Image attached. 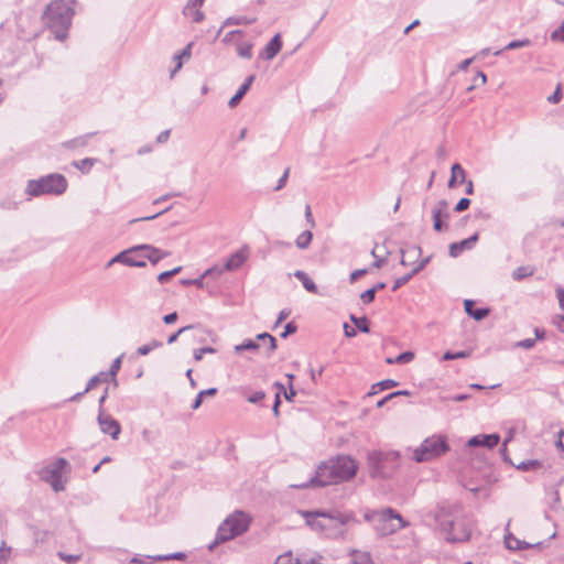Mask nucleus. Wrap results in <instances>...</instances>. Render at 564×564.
I'll list each match as a JSON object with an SVG mask.
<instances>
[{"label":"nucleus","instance_id":"nucleus-27","mask_svg":"<svg viewBox=\"0 0 564 564\" xmlns=\"http://www.w3.org/2000/svg\"><path fill=\"white\" fill-rule=\"evenodd\" d=\"M313 239V234L310 230H304L302 234L297 236L295 239V245L299 249H307Z\"/></svg>","mask_w":564,"mask_h":564},{"label":"nucleus","instance_id":"nucleus-28","mask_svg":"<svg viewBox=\"0 0 564 564\" xmlns=\"http://www.w3.org/2000/svg\"><path fill=\"white\" fill-rule=\"evenodd\" d=\"M259 344L253 339H246L243 343L236 345L234 347L236 354H241L242 351H257L259 349Z\"/></svg>","mask_w":564,"mask_h":564},{"label":"nucleus","instance_id":"nucleus-32","mask_svg":"<svg viewBox=\"0 0 564 564\" xmlns=\"http://www.w3.org/2000/svg\"><path fill=\"white\" fill-rule=\"evenodd\" d=\"M162 346V343L161 341H158L155 339L151 340L150 343L145 344V345H142L140 346L138 349H137V354L140 355V356H147L148 354H150L153 349H156L159 347Z\"/></svg>","mask_w":564,"mask_h":564},{"label":"nucleus","instance_id":"nucleus-30","mask_svg":"<svg viewBox=\"0 0 564 564\" xmlns=\"http://www.w3.org/2000/svg\"><path fill=\"white\" fill-rule=\"evenodd\" d=\"M252 47L251 43H238L236 51L241 58L250 59L252 57Z\"/></svg>","mask_w":564,"mask_h":564},{"label":"nucleus","instance_id":"nucleus-50","mask_svg":"<svg viewBox=\"0 0 564 564\" xmlns=\"http://www.w3.org/2000/svg\"><path fill=\"white\" fill-rule=\"evenodd\" d=\"M375 296H376L375 290L373 289H368V290H366L365 292H362L360 294V300L365 304H369V303H371L375 300Z\"/></svg>","mask_w":564,"mask_h":564},{"label":"nucleus","instance_id":"nucleus-25","mask_svg":"<svg viewBox=\"0 0 564 564\" xmlns=\"http://www.w3.org/2000/svg\"><path fill=\"white\" fill-rule=\"evenodd\" d=\"M257 21L256 17H229L224 21V26L227 25H249Z\"/></svg>","mask_w":564,"mask_h":564},{"label":"nucleus","instance_id":"nucleus-57","mask_svg":"<svg viewBox=\"0 0 564 564\" xmlns=\"http://www.w3.org/2000/svg\"><path fill=\"white\" fill-rule=\"evenodd\" d=\"M265 397L264 392L263 391H257L254 393H252L249 398H248V401L250 403H258L259 401H261L263 398Z\"/></svg>","mask_w":564,"mask_h":564},{"label":"nucleus","instance_id":"nucleus-46","mask_svg":"<svg viewBox=\"0 0 564 564\" xmlns=\"http://www.w3.org/2000/svg\"><path fill=\"white\" fill-rule=\"evenodd\" d=\"M11 553V547L6 545V542H2L0 545V564H6Z\"/></svg>","mask_w":564,"mask_h":564},{"label":"nucleus","instance_id":"nucleus-49","mask_svg":"<svg viewBox=\"0 0 564 564\" xmlns=\"http://www.w3.org/2000/svg\"><path fill=\"white\" fill-rule=\"evenodd\" d=\"M467 356H468V354L466 351H457V352L446 351L443 355V360H454V359H459V358H466Z\"/></svg>","mask_w":564,"mask_h":564},{"label":"nucleus","instance_id":"nucleus-26","mask_svg":"<svg viewBox=\"0 0 564 564\" xmlns=\"http://www.w3.org/2000/svg\"><path fill=\"white\" fill-rule=\"evenodd\" d=\"M109 380V375L106 373V372H99L98 375L91 377L88 382H87V386L85 388V390L83 391V393H87L89 392L90 390H93L97 384L101 383V382H107Z\"/></svg>","mask_w":564,"mask_h":564},{"label":"nucleus","instance_id":"nucleus-14","mask_svg":"<svg viewBox=\"0 0 564 564\" xmlns=\"http://www.w3.org/2000/svg\"><path fill=\"white\" fill-rule=\"evenodd\" d=\"M205 0H188L183 8V15L192 19L195 23H200L205 19V14L202 11V7Z\"/></svg>","mask_w":564,"mask_h":564},{"label":"nucleus","instance_id":"nucleus-58","mask_svg":"<svg viewBox=\"0 0 564 564\" xmlns=\"http://www.w3.org/2000/svg\"><path fill=\"white\" fill-rule=\"evenodd\" d=\"M556 297L558 300L560 308L564 312V289L562 286L556 289Z\"/></svg>","mask_w":564,"mask_h":564},{"label":"nucleus","instance_id":"nucleus-64","mask_svg":"<svg viewBox=\"0 0 564 564\" xmlns=\"http://www.w3.org/2000/svg\"><path fill=\"white\" fill-rule=\"evenodd\" d=\"M296 564H322L316 558H308V560H300L296 558Z\"/></svg>","mask_w":564,"mask_h":564},{"label":"nucleus","instance_id":"nucleus-54","mask_svg":"<svg viewBox=\"0 0 564 564\" xmlns=\"http://www.w3.org/2000/svg\"><path fill=\"white\" fill-rule=\"evenodd\" d=\"M297 327L293 322H290L285 325L284 332L281 334L282 338H286L289 335L294 334Z\"/></svg>","mask_w":564,"mask_h":564},{"label":"nucleus","instance_id":"nucleus-63","mask_svg":"<svg viewBox=\"0 0 564 564\" xmlns=\"http://www.w3.org/2000/svg\"><path fill=\"white\" fill-rule=\"evenodd\" d=\"M169 138H170V130H164V131H162V132L158 135L156 141H158L159 143H164V142H166V141L169 140Z\"/></svg>","mask_w":564,"mask_h":564},{"label":"nucleus","instance_id":"nucleus-23","mask_svg":"<svg viewBox=\"0 0 564 564\" xmlns=\"http://www.w3.org/2000/svg\"><path fill=\"white\" fill-rule=\"evenodd\" d=\"M349 555L351 556L350 564H373L372 558L368 552L351 550Z\"/></svg>","mask_w":564,"mask_h":564},{"label":"nucleus","instance_id":"nucleus-47","mask_svg":"<svg viewBox=\"0 0 564 564\" xmlns=\"http://www.w3.org/2000/svg\"><path fill=\"white\" fill-rule=\"evenodd\" d=\"M193 328H194L193 325H187V326H184V327L180 328L176 333H174L171 336H169L167 344L171 345V344L175 343L181 334H183V333H185L187 330H191Z\"/></svg>","mask_w":564,"mask_h":564},{"label":"nucleus","instance_id":"nucleus-29","mask_svg":"<svg viewBox=\"0 0 564 564\" xmlns=\"http://www.w3.org/2000/svg\"><path fill=\"white\" fill-rule=\"evenodd\" d=\"M533 274V269L529 265L518 267L512 271V279L516 281H521L524 278L531 276Z\"/></svg>","mask_w":564,"mask_h":564},{"label":"nucleus","instance_id":"nucleus-11","mask_svg":"<svg viewBox=\"0 0 564 564\" xmlns=\"http://www.w3.org/2000/svg\"><path fill=\"white\" fill-rule=\"evenodd\" d=\"M249 258V249L247 246L242 247L235 253H232L229 259L226 261L225 265L223 268L214 267L210 269H207L205 271V275H212L217 274L220 275L225 271H236L238 270Z\"/></svg>","mask_w":564,"mask_h":564},{"label":"nucleus","instance_id":"nucleus-55","mask_svg":"<svg viewBox=\"0 0 564 564\" xmlns=\"http://www.w3.org/2000/svg\"><path fill=\"white\" fill-rule=\"evenodd\" d=\"M289 173H290V169H286L284 171L283 175L279 178L278 184L275 186V191H280L281 188H283L285 186V183L289 177Z\"/></svg>","mask_w":564,"mask_h":564},{"label":"nucleus","instance_id":"nucleus-38","mask_svg":"<svg viewBox=\"0 0 564 564\" xmlns=\"http://www.w3.org/2000/svg\"><path fill=\"white\" fill-rule=\"evenodd\" d=\"M541 466V463L536 459H530L525 462H521L517 468L523 471L536 469Z\"/></svg>","mask_w":564,"mask_h":564},{"label":"nucleus","instance_id":"nucleus-42","mask_svg":"<svg viewBox=\"0 0 564 564\" xmlns=\"http://www.w3.org/2000/svg\"><path fill=\"white\" fill-rule=\"evenodd\" d=\"M551 40L555 42H564V20L557 29L551 33Z\"/></svg>","mask_w":564,"mask_h":564},{"label":"nucleus","instance_id":"nucleus-22","mask_svg":"<svg viewBox=\"0 0 564 564\" xmlns=\"http://www.w3.org/2000/svg\"><path fill=\"white\" fill-rule=\"evenodd\" d=\"M294 276L300 280L304 286V289L311 293H317V286L315 282L302 270H296L294 272Z\"/></svg>","mask_w":564,"mask_h":564},{"label":"nucleus","instance_id":"nucleus-43","mask_svg":"<svg viewBox=\"0 0 564 564\" xmlns=\"http://www.w3.org/2000/svg\"><path fill=\"white\" fill-rule=\"evenodd\" d=\"M530 44H531V42L528 39H525V40H514V41H511L509 44H507L505 50H516V48L529 46Z\"/></svg>","mask_w":564,"mask_h":564},{"label":"nucleus","instance_id":"nucleus-10","mask_svg":"<svg viewBox=\"0 0 564 564\" xmlns=\"http://www.w3.org/2000/svg\"><path fill=\"white\" fill-rule=\"evenodd\" d=\"M398 452L373 451L368 454V465L372 477H388L397 467Z\"/></svg>","mask_w":564,"mask_h":564},{"label":"nucleus","instance_id":"nucleus-4","mask_svg":"<svg viewBox=\"0 0 564 564\" xmlns=\"http://www.w3.org/2000/svg\"><path fill=\"white\" fill-rule=\"evenodd\" d=\"M435 521L448 542H465L470 538L473 521L465 516H452L449 508L440 507Z\"/></svg>","mask_w":564,"mask_h":564},{"label":"nucleus","instance_id":"nucleus-16","mask_svg":"<svg viewBox=\"0 0 564 564\" xmlns=\"http://www.w3.org/2000/svg\"><path fill=\"white\" fill-rule=\"evenodd\" d=\"M500 442V436L496 433L494 434H478L470 437L467 442L469 447L484 446L488 449H492Z\"/></svg>","mask_w":564,"mask_h":564},{"label":"nucleus","instance_id":"nucleus-39","mask_svg":"<svg viewBox=\"0 0 564 564\" xmlns=\"http://www.w3.org/2000/svg\"><path fill=\"white\" fill-rule=\"evenodd\" d=\"M215 352H216L215 348L206 346V347H202L199 349H195L193 351V357H194L195 361H200L203 356H205V354H215Z\"/></svg>","mask_w":564,"mask_h":564},{"label":"nucleus","instance_id":"nucleus-13","mask_svg":"<svg viewBox=\"0 0 564 564\" xmlns=\"http://www.w3.org/2000/svg\"><path fill=\"white\" fill-rule=\"evenodd\" d=\"M97 421L102 433L110 435L112 440H117L119 437L121 426L111 415L100 410Z\"/></svg>","mask_w":564,"mask_h":564},{"label":"nucleus","instance_id":"nucleus-52","mask_svg":"<svg viewBox=\"0 0 564 564\" xmlns=\"http://www.w3.org/2000/svg\"><path fill=\"white\" fill-rule=\"evenodd\" d=\"M469 205H470V199L464 197L458 200V203L456 204L454 209L457 213H462V212L466 210L469 207Z\"/></svg>","mask_w":564,"mask_h":564},{"label":"nucleus","instance_id":"nucleus-9","mask_svg":"<svg viewBox=\"0 0 564 564\" xmlns=\"http://www.w3.org/2000/svg\"><path fill=\"white\" fill-rule=\"evenodd\" d=\"M68 466V462L61 457L56 458L39 469V478L48 484L55 492L65 490V480L63 474Z\"/></svg>","mask_w":564,"mask_h":564},{"label":"nucleus","instance_id":"nucleus-61","mask_svg":"<svg viewBox=\"0 0 564 564\" xmlns=\"http://www.w3.org/2000/svg\"><path fill=\"white\" fill-rule=\"evenodd\" d=\"M430 257L421 260L414 268H413V273L417 274L421 270H423L425 268V265L430 262Z\"/></svg>","mask_w":564,"mask_h":564},{"label":"nucleus","instance_id":"nucleus-48","mask_svg":"<svg viewBox=\"0 0 564 564\" xmlns=\"http://www.w3.org/2000/svg\"><path fill=\"white\" fill-rule=\"evenodd\" d=\"M121 368V357H118L116 358L111 366H110V369H109V372H107L109 375V378H115L118 373V371L120 370Z\"/></svg>","mask_w":564,"mask_h":564},{"label":"nucleus","instance_id":"nucleus-3","mask_svg":"<svg viewBox=\"0 0 564 564\" xmlns=\"http://www.w3.org/2000/svg\"><path fill=\"white\" fill-rule=\"evenodd\" d=\"M75 0H54L47 4L43 14L45 25L54 33L55 39L64 41L74 15Z\"/></svg>","mask_w":564,"mask_h":564},{"label":"nucleus","instance_id":"nucleus-12","mask_svg":"<svg viewBox=\"0 0 564 564\" xmlns=\"http://www.w3.org/2000/svg\"><path fill=\"white\" fill-rule=\"evenodd\" d=\"M141 246L132 247L128 250L119 252L116 257H113L108 263L107 267H111L115 263H121L128 267H145V261L142 258Z\"/></svg>","mask_w":564,"mask_h":564},{"label":"nucleus","instance_id":"nucleus-24","mask_svg":"<svg viewBox=\"0 0 564 564\" xmlns=\"http://www.w3.org/2000/svg\"><path fill=\"white\" fill-rule=\"evenodd\" d=\"M398 386V382L393 379H386L378 383L372 384L371 390L368 392V397L377 394L379 391L391 389Z\"/></svg>","mask_w":564,"mask_h":564},{"label":"nucleus","instance_id":"nucleus-17","mask_svg":"<svg viewBox=\"0 0 564 564\" xmlns=\"http://www.w3.org/2000/svg\"><path fill=\"white\" fill-rule=\"evenodd\" d=\"M282 48L281 35L275 34L260 53V57L267 61L273 59Z\"/></svg>","mask_w":564,"mask_h":564},{"label":"nucleus","instance_id":"nucleus-21","mask_svg":"<svg viewBox=\"0 0 564 564\" xmlns=\"http://www.w3.org/2000/svg\"><path fill=\"white\" fill-rule=\"evenodd\" d=\"M451 178L448 181V187L454 188L458 183L465 182V171L459 163L453 164L451 169Z\"/></svg>","mask_w":564,"mask_h":564},{"label":"nucleus","instance_id":"nucleus-56","mask_svg":"<svg viewBox=\"0 0 564 564\" xmlns=\"http://www.w3.org/2000/svg\"><path fill=\"white\" fill-rule=\"evenodd\" d=\"M192 46L193 43H188L180 53L176 54V57H184L188 59L192 54Z\"/></svg>","mask_w":564,"mask_h":564},{"label":"nucleus","instance_id":"nucleus-5","mask_svg":"<svg viewBox=\"0 0 564 564\" xmlns=\"http://www.w3.org/2000/svg\"><path fill=\"white\" fill-rule=\"evenodd\" d=\"M251 521L252 519L248 513L241 510L234 511L218 527L216 538L209 544L208 550L213 551L218 544L242 535L249 530Z\"/></svg>","mask_w":564,"mask_h":564},{"label":"nucleus","instance_id":"nucleus-20","mask_svg":"<svg viewBox=\"0 0 564 564\" xmlns=\"http://www.w3.org/2000/svg\"><path fill=\"white\" fill-rule=\"evenodd\" d=\"M465 312L475 318L476 321H481L485 317H487L490 313V310L488 307H481V308H474V301L471 300H465L464 302Z\"/></svg>","mask_w":564,"mask_h":564},{"label":"nucleus","instance_id":"nucleus-60","mask_svg":"<svg viewBox=\"0 0 564 564\" xmlns=\"http://www.w3.org/2000/svg\"><path fill=\"white\" fill-rule=\"evenodd\" d=\"M547 100L551 102V104H557L560 100H561V90H560V86L556 88V90L547 97Z\"/></svg>","mask_w":564,"mask_h":564},{"label":"nucleus","instance_id":"nucleus-34","mask_svg":"<svg viewBox=\"0 0 564 564\" xmlns=\"http://www.w3.org/2000/svg\"><path fill=\"white\" fill-rule=\"evenodd\" d=\"M402 253H403V258L401 259V264L408 265V264H410V262L404 258V256L408 254L409 257L416 258V257L421 256L422 250L419 246H412L405 252L402 251Z\"/></svg>","mask_w":564,"mask_h":564},{"label":"nucleus","instance_id":"nucleus-1","mask_svg":"<svg viewBox=\"0 0 564 564\" xmlns=\"http://www.w3.org/2000/svg\"><path fill=\"white\" fill-rule=\"evenodd\" d=\"M357 468L356 462L350 456L340 455L336 458L329 459L328 462L322 463L317 467L315 476L310 479V482L292 485V487H325L332 484L346 481L355 477Z\"/></svg>","mask_w":564,"mask_h":564},{"label":"nucleus","instance_id":"nucleus-31","mask_svg":"<svg viewBox=\"0 0 564 564\" xmlns=\"http://www.w3.org/2000/svg\"><path fill=\"white\" fill-rule=\"evenodd\" d=\"M350 321L356 325V327L362 333H369V321L366 316L356 317L355 315H350Z\"/></svg>","mask_w":564,"mask_h":564},{"label":"nucleus","instance_id":"nucleus-36","mask_svg":"<svg viewBox=\"0 0 564 564\" xmlns=\"http://www.w3.org/2000/svg\"><path fill=\"white\" fill-rule=\"evenodd\" d=\"M246 94H247V87L240 86L239 89L237 90V93L230 98L228 106L230 108H235Z\"/></svg>","mask_w":564,"mask_h":564},{"label":"nucleus","instance_id":"nucleus-18","mask_svg":"<svg viewBox=\"0 0 564 564\" xmlns=\"http://www.w3.org/2000/svg\"><path fill=\"white\" fill-rule=\"evenodd\" d=\"M477 240H478V234H474L473 236H470L467 239H464V240H462L459 242L451 243V246H449V254H451V257L456 258L464 250L471 249L475 246V243L477 242Z\"/></svg>","mask_w":564,"mask_h":564},{"label":"nucleus","instance_id":"nucleus-6","mask_svg":"<svg viewBox=\"0 0 564 564\" xmlns=\"http://www.w3.org/2000/svg\"><path fill=\"white\" fill-rule=\"evenodd\" d=\"M365 519L372 523L373 529L380 536L393 534L409 525V522L392 508L366 513Z\"/></svg>","mask_w":564,"mask_h":564},{"label":"nucleus","instance_id":"nucleus-44","mask_svg":"<svg viewBox=\"0 0 564 564\" xmlns=\"http://www.w3.org/2000/svg\"><path fill=\"white\" fill-rule=\"evenodd\" d=\"M413 358H414V354L412 351H404V352L400 354L399 356H397L393 361H395V364L401 365V364L410 362L411 360H413Z\"/></svg>","mask_w":564,"mask_h":564},{"label":"nucleus","instance_id":"nucleus-62","mask_svg":"<svg viewBox=\"0 0 564 564\" xmlns=\"http://www.w3.org/2000/svg\"><path fill=\"white\" fill-rule=\"evenodd\" d=\"M554 324L557 327L558 330L564 333V315H558L554 319Z\"/></svg>","mask_w":564,"mask_h":564},{"label":"nucleus","instance_id":"nucleus-59","mask_svg":"<svg viewBox=\"0 0 564 564\" xmlns=\"http://www.w3.org/2000/svg\"><path fill=\"white\" fill-rule=\"evenodd\" d=\"M305 219L312 228L315 227V220L313 218L310 205H306L305 207Z\"/></svg>","mask_w":564,"mask_h":564},{"label":"nucleus","instance_id":"nucleus-40","mask_svg":"<svg viewBox=\"0 0 564 564\" xmlns=\"http://www.w3.org/2000/svg\"><path fill=\"white\" fill-rule=\"evenodd\" d=\"M415 275V273H413V270L400 278H398L395 281H394V284L392 286V291H397L399 288H401L402 285L406 284L413 276Z\"/></svg>","mask_w":564,"mask_h":564},{"label":"nucleus","instance_id":"nucleus-41","mask_svg":"<svg viewBox=\"0 0 564 564\" xmlns=\"http://www.w3.org/2000/svg\"><path fill=\"white\" fill-rule=\"evenodd\" d=\"M185 557H186V555L183 552H176V553L166 554V555L153 556V558L158 560V561L184 560Z\"/></svg>","mask_w":564,"mask_h":564},{"label":"nucleus","instance_id":"nucleus-53","mask_svg":"<svg viewBox=\"0 0 564 564\" xmlns=\"http://www.w3.org/2000/svg\"><path fill=\"white\" fill-rule=\"evenodd\" d=\"M534 345H535V339L527 338V339L518 341L516 344V347H520V348H523V349H531V348L534 347Z\"/></svg>","mask_w":564,"mask_h":564},{"label":"nucleus","instance_id":"nucleus-45","mask_svg":"<svg viewBox=\"0 0 564 564\" xmlns=\"http://www.w3.org/2000/svg\"><path fill=\"white\" fill-rule=\"evenodd\" d=\"M275 564H296V560H293L291 552H286L278 556Z\"/></svg>","mask_w":564,"mask_h":564},{"label":"nucleus","instance_id":"nucleus-15","mask_svg":"<svg viewBox=\"0 0 564 564\" xmlns=\"http://www.w3.org/2000/svg\"><path fill=\"white\" fill-rule=\"evenodd\" d=\"M432 216L433 227L436 231H442L444 228H446V225L443 224L442 219H447L449 217L447 200L441 199L440 202H437V204L432 210Z\"/></svg>","mask_w":564,"mask_h":564},{"label":"nucleus","instance_id":"nucleus-37","mask_svg":"<svg viewBox=\"0 0 564 564\" xmlns=\"http://www.w3.org/2000/svg\"><path fill=\"white\" fill-rule=\"evenodd\" d=\"M94 162H95L94 159L87 158V159H83L80 161L74 162V166H76L82 172L87 173L93 167Z\"/></svg>","mask_w":564,"mask_h":564},{"label":"nucleus","instance_id":"nucleus-2","mask_svg":"<svg viewBox=\"0 0 564 564\" xmlns=\"http://www.w3.org/2000/svg\"><path fill=\"white\" fill-rule=\"evenodd\" d=\"M305 523L315 532L329 539H341L346 534L345 527L356 522L352 512L332 511H301Z\"/></svg>","mask_w":564,"mask_h":564},{"label":"nucleus","instance_id":"nucleus-19","mask_svg":"<svg viewBox=\"0 0 564 564\" xmlns=\"http://www.w3.org/2000/svg\"><path fill=\"white\" fill-rule=\"evenodd\" d=\"M142 258L145 261L148 259L152 264H156L160 260L167 256L166 252L151 246V245H140Z\"/></svg>","mask_w":564,"mask_h":564},{"label":"nucleus","instance_id":"nucleus-33","mask_svg":"<svg viewBox=\"0 0 564 564\" xmlns=\"http://www.w3.org/2000/svg\"><path fill=\"white\" fill-rule=\"evenodd\" d=\"M217 393V389L216 388H209V389H206V390H202L200 392H198V394L196 395L193 404H192V409L193 410H197L200 405H202V397H206V395H215Z\"/></svg>","mask_w":564,"mask_h":564},{"label":"nucleus","instance_id":"nucleus-51","mask_svg":"<svg viewBox=\"0 0 564 564\" xmlns=\"http://www.w3.org/2000/svg\"><path fill=\"white\" fill-rule=\"evenodd\" d=\"M506 546L510 550H520L522 549L521 543L518 539L509 536L506 538Z\"/></svg>","mask_w":564,"mask_h":564},{"label":"nucleus","instance_id":"nucleus-35","mask_svg":"<svg viewBox=\"0 0 564 564\" xmlns=\"http://www.w3.org/2000/svg\"><path fill=\"white\" fill-rule=\"evenodd\" d=\"M258 340L268 341L269 343V355L273 352L276 348V340L275 338L270 335L269 333H262L257 336Z\"/></svg>","mask_w":564,"mask_h":564},{"label":"nucleus","instance_id":"nucleus-7","mask_svg":"<svg viewBox=\"0 0 564 564\" xmlns=\"http://www.w3.org/2000/svg\"><path fill=\"white\" fill-rule=\"evenodd\" d=\"M67 189V180L62 174H48L37 180H30L25 192L31 197L41 195H61Z\"/></svg>","mask_w":564,"mask_h":564},{"label":"nucleus","instance_id":"nucleus-8","mask_svg":"<svg viewBox=\"0 0 564 564\" xmlns=\"http://www.w3.org/2000/svg\"><path fill=\"white\" fill-rule=\"evenodd\" d=\"M449 451L446 437L432 435L425 438L419 447L413 451V459L417 463L429 462L441 457Z\"/></svg>","mask_w":564,"mask_h":564}]
</instances>
